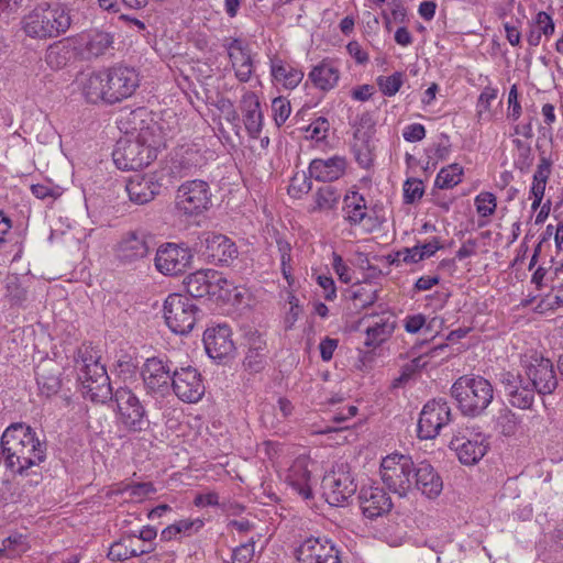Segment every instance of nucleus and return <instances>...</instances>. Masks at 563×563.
<instances>
[{
	"label": "nucleus",
	"mask_w": 563,
	"mask_h": 563,
	"mask_svg": "<svg viewBox=\"0 0 563 563\" xmlns=\"http://www.w3.org/2000/svg\"><path fill=\"white\" fill-rule=\"evenodd\" d=\"M169 137L170 130L164 129L162 122L151 120L140 129L135 139L118 141L112 153L113 162L122 170L142 169L156 159Z\"/></svg>",
	"instance_id": "f257e3e1"
},
{
	"label": "nucleus",
	"mask_w": 563,
	"mask_h": 563,
	"mask_svg": "<svg viewBox=\"0 0 563 563\" xmlns=\"http://www.w3.org/2000/svg\"><path fill=\"white\" fill-rule=\"evenodd\" d=\"M0 448L5 468L16 475H25L46 459V443L24 423L8 427L1 437Z\"/></svg>",
	"instance_id": "f03ea898"
},
{
	"label": "nucleus",
	"mask_w": 563,
	"mask_h": 563,
	"mask_svg": "<svg viewBox=\"0 0 563 563\" xmlns=\"http://www.w3.org/2000/svg\"><path fill=\"white\" fill-rule=\"evenodd\" d=\"M139 85V74L134 68L114 66L86 75L81 80V91L90 103L104 101L112 104L131 97Z\"/></svg>",
	"instance_id": "7ed1b4c3"
},
{
	"label": "nucleus",
	"mask_w": 563,
	"mask_h": 563,
	"mask_svg": "<svg viewBox=\"0 0 563 563\" xmlns=\"http://www.w3.org/2000/svg\"><path fill=\"white\" fill-rule=\"evenodd\" d=\"M25 36L46 41L65 34L71 25L70 9L59 2H43L29 11L20 22Z\"/></svg>",
	"instance_id": "20e7f679"
},
{
	"label": "nucleus",
	"mask_w": 563,
	"mask_h": 563,
	"mask_svg": "<svg viewBox=\"0 0 563 563\" xmlns=\"http://www.w3.org/2000/svg\"><path fill=\"white\" fill-rule=\"evenodd\" d=\"M75 368L86 398L95 402H106L112 398L110 378L104 365L100 363L99 351L91 346L79 349Z\"/></svg>",
	"instance_id": "39448f33"
},
{
	"label": "nucleus",
	"mask_w": 563,
	"mask_h": 563,
	"mask_svg": "<svg viewBox=\"0 0 563 563\" xmlns=\"http://www.w3.org/2000/svg\"><path fill=\"white\" fill-rule=\"evenodd\" d=\"M451 395L460 410L471 417L481 415L494 398V388L482 376H461L451 387Z\"/></svg>",
	"instance_id": "423d86ee"
},
{
	"label": "nucleus",
	"mask_w": 563,
	"mask_h": 563,
	"mask_svg": "<svg viewBox=\"0 0 563 563\" xmlns=\"http://www.w3.org/2000/svg\"><path fill=\"white\" fill-rule=\"evenodd\" d=\"M415 462L409 455L393 453L385 456L380 463V478L389 492L406 497L413 490L412 473Z\"/></svg>",
	"instance_id": "0eeeda50"
},
{
	"label": "nucleus",
	"mask_w": 563,
	"mask_h": 563,
	"mask_svg": "<svg viewBox=\"0 0 563 563\" xmlns=\"http://www.w3.org/2000/svg\"><path fill=\"white\" fill-rule=\"evenodd\" d=\"M112 398L117 404L118 422L129 432H142L150 426V419L145 406L128 387H119Z\"/></svg>",
	"instance_id": "6e6552de"
},
{
	"label": "nucleus",
	"mask_w": 563,
	"mask_h": 563,
	"mask_svg": "<svg viewBox=\"0 0 563 563\" xmlns=\"http://www.w3.org/2000/svg\"><path fill=\"white\" fill-rule=\"evenodd\" d=\"M449 446L462 464L475 465L487 453L489 443L477 427L465 426L454 432Z\"/></svg>",
	"instance_id": "1a4fd4ad"
},
{
	"label": "nucleus",
	"mask_w": 563,
	"mask_h": 563,
	"mask_svg": "<svg viewBox=\"0 0 563 563\" xmlns=\"http://www.w3.org/2000/svg\"><path fill=\"white\" fill-rule=\"evenodd\" d=\"M176 367L167 357L146 358L141 367V377L147 395L154 398L169 395Z\"/></svg>",
	"instance_id": "9d476101"
},
{
	"label": "nucleus",
	"mask_w": 563,
	"mask_h": 563,
	"mask_svg": "<svg viewBox=\"0 0 563 563\" xmlns=\"http://www.w3.org/2000/svg\"><path fill=\"white\" fill-rule=\"evenodd\" d=\"M520 365L526 376L533 384L532 389L539 395H551L558 387L554 366L549 358L530 351L521 356Z\"/></svg>",
	"instance_id": "9b49d317"
},
{
	"label": "nucleus",
	"mask_w": 563,
	"mask_h": 563,
	"mask_svg": "<svg viewBox=\"0 0 563 563\" xmlns=\"http://www.w3.org/2000/svg\"><path fill=\"white\" fill-rule=\"evenodd\" d=\"M198 308L192 299L170 294L164 302V318L167 327L176 334L189 333L197 321Z\"/></svg>",
	"instance_id": "f8f14e48"
},
{
	"label": "nucleus",
	"mask_w": 563,
	"mask_h": 563,
	"mask_svg": "<svg viewBox=\"0 0 563 563\" xmlns=\"http://www.w3.org/2000/svg\"><path fill=\"white\" fill-rule=\"evenodd\" d=\"M192 258L194 254L187 245L167 242L158 246L154 265L165 276H177L187 271Z\"/></svg>",
	"instance_id": "ddd939ff"
},
{
	"label": "nucleus",
	"mask_w": 563,
	"mask_h": 563,
	"mask_svg": "<svg viewBox=\"0 0 563 563\" xmlns=\"http://www.w3.org/2000/svg\"><path fill=\"white\" fill-rule=\"evenodd\" d=\"M211 205V191L208 183L199 179L189 180L179 186L176 207L186 216L202 213Z\"/></svg>",
	"instance_id": "4468645a"
},
{
	"label": "nucleus",
	"mask_w": 563,
	"mask_h": 563,
	"mask_svg": "<svg viewBox=\"0 0 563 563\" xmlns=\"http://www.w3.org/2000/svg\"><path fill=\"white\" fill-rule=\"evenodd\" d=\"M499 383L504 387L505 394L511 406L528 410L534 402L536 390L533 384L529 380L522 371H505L499 374Z\"/></svg>",
	"instance_id": "2eb2a0df"
},
{
	"label": "nucleus",
	"mask_w": 563,
	"mask_h": 563,
	"mask_svg": "<svg viewBox=\"0 0 563 563\" xmlns=\"http://www.w3.org/2000/svg\"><path fill=\"white\" fill-rule=\"evenodd\" d=\"M199 252L209 263L216 265H229L239 255L235 243L227 235L216 232H203L199 236Z\"/></svg>",
	"instance_id": "dca6fc26"
},
{
	"label": "nucleus",
	"mask_w": 563,
	"mask_h": 563,
	"mask_svg": "<svg viewBox=\"0 0 563 563\" xmlns=\"http://www.w3.org/2000/svg\"><path fill=\"white\" fill-rule=\"evenodd\" d=\"M170 390L183 402L196 404L203 397L206 386L197 368L190 365L177 366L173 375Z\"/></svg>",
	"instance_id": "f3484780"
},
{
	"label": "nucleus",
	"mask_w": 563,
	"mask_h": 563,
	"mask_svg": "<svg viewBox=\"0 0 563 563\" xmlns=\"http://www.w3.org/2000/svg\"><path fill=\"white\" fill-rule=\"evenodd\" d=\"M451 421V408L445 400L428 401L418 420V437L423 440L434 439L443 427Z\"/></svg>",
	"instance_id": "a211bd4d"
},
{
	"label": "nucleus",
	"mask_w": 563,
	"mask_h": 563,
	"mask_svg": "<svg viewBox=\"0 0 563 563\" xmlns=\"http://www.w3.org/2000/svg\"><path fill=\"white\" fill-rule=\"evenodd\" d=\"M150 236L143 230H130L123 233L118 241L114 252L117 258L123 264H133L150 254Z\"/></svg>",
	"instance_id": "6ab92c4d"
},
{
	"label": "nucleus",
	"mask_w": 563,
	"mask_h": 563,
	"mask_svg": "<svg viewBox=\"0 0 563 563\" xmlns=\"http://www.w3.org/2000/svg\"><path fill=\"white\" fill-rule=\"evenodd\" d=\"M297 563H340L339 550L327 538H308L296 550Z\"/></svg>",
	"instance_id": "aec40b11"
},
{
	"label": "nucleus",
	"mask_w": 563,
	"mask_h": 563,
	"mask_svg": "<svg viewBox=\"0 0 563 563\" xmlns=\"http://www.w3.org/2000/svg\"><path fill=\"white\" fill-rule=\"evenodd\" d=\"M310 459L306 455L296 457L285 471L284 481L291 490L303 500L313 497V478L309 470Z\"/></svg>",
	"instance_id": "412c9836"
},
{
	"label": "nucleus",
	"mask_w": 563,
	"mask_h": 563,
	"mask_svg": "<svg viewBox=\"0 0 563 563\" xmlns=\"http://www.w3.org/2000/svg\"><path fill=\"white\" fill-rule=\"evenodd\" d=\"M223 47L227 49L235 78L240 82L250 81L254 73V60L249 44L240 38L230 37L224 41Z\"/></svg>",
	"instance_id": "4be33fe9"
},
{
	"label": "nucleus",
	"mask_w": 563,
	"mask_h": 563,
	"mask_svg": "<svg viewBox=\"0 0 563 563\" xmlns=\"http://www.w3.org/2000/svg\"><path fill=\"white\" fill-rule=\"evenodd\" d=\"M203 344L209 357L223 361L233 355L235 345L228 324L208 328L203 333Z\"/></svg>",
	"instance_id": "5701e85b"
},
{
	"label": "nucleus",
	"mask_w": 563,
	"mask_h": 563,
	"mask_svg": "<svg viewBox=\"0 0 563 563\" xmlns=\"http://www.w3.org/2000/svg\"><path fill=\"white\" fill-rule=\"evenodd\" d=\"M323 482L325 500L335 507L344 506L357 489L352 476L343 471L325 476Z\"/></svg>",
	"instance_id": "b1692460"
},
{
	"label": "nucleus",
	"mask_w": 563,
	"mask_h": 563,
	"mask_svg": "<svg viewBox=\"0 0 563 563\" xmlns=\"http://www.w3.org/2000/svg\"><path fill=\"white\" fill-rule=\"evenodd\" d=\"M358 499L363 515L369 519L387 514L393 507L391 498L379 486L362 487Z\"/></svg>",
	"instance_id": "393cba45"
},
{
	"label": "nucleus",
	"mask_w": 563,
	"mask_h": 563,
	"mask_svg": "<svg viewBox=\"0 0 563 563\" xmlns=\"http://www.w3.org/2000/svg\"><path fill=\"white\" fill-rule=\"evenodd\" d=\"M163 187L156 175H136L131 177L126 184V191L132 202L145 205L152 201Z\"/></svg>",
	"instance_id": "a878e982"
},
{
	"label": "nucleus",
	"mask_w": 563,
	"mask_h": 563,
	"mask_svg": "<svg viewBox=\"0 0 563 563\" xmlns=\"http://www.w3.org/2000/svg\"><path fill=\"white\" fill-rule=\"evenodd\" d=\"M413 489L419 490L426 497L437 498L443 489V481L434 467L426 461L415 464L412 473Z\"/></svg>",
	"instance_id": "bb28decb"
},
{
	"label": "nucleus",
	"mask_w": 563,
	"mask_h": 563,
	"mask_svg": "<svg viewBox=\"0 0 563 563\" xmlns=\"http://www.w3.org/2000/svg\"><path fill=\"white\" fill-rule=\"evenodd\" d=\"M228 280L214 269H199L186 277L185 286L192 298H202L211 292L214 285L223 287Z\"/></svg>",
	"instance_id": "cd10ccee"
},
{
	"label": "nucleus",
	"mask_w": 563,
	"mask_h": 563,
	"mask_svg": "<svg viewBox=\"0 0 563 563\" xmlns=\"http://www.w3.org/2000/svg\"><path fill=\"white\" fill-rule=\"evenodd\" d=\"M312 178L322 183H331L342 177L346 169V161L342 156L312 159L309 165Z\"/></svg>",
	"instance_id": "c85d7f7f"
},
{
	"label": "nucleus",
	"mask_w": 563,
	"mask_h": 563,
	"mask_svg": "<svg viewBox=\"0 0 563 563\" xmlns=\"http://www.w3.org/2000/svg\"><path fill=\"white\" fill-rule=\"evenodd\" d=\"M340 75L336 63L333 59L324 58L311 68L308 78L314 88L330 91L338 86Z\"/></svg>",
	"instance_id": "c756f323"
},
{
	"label": "nucleus",
	"mask_w": 563,
	"mask_h": 563,
	"mask_svg": "<svg viewBox=\"0 0 563 563\" xmlns=\"http://www.w3.org/2000/svg\"><path fill=\"white\" fill-rule=\"evenodd\" d=\"M396 328L395 317L391 314H383L373 317V320L367 325L365 331L364 344L367 347H377L386 342Z\"/></svg>",
	"instance_id": "7c9ffc66"
},
{
	"label": "nucleus",
	"mask_w": 563,
	"mask_h": 563,
	"mask_svg": "<svg viewBox=\"0 0 563 563\" xmlns=\"http://www.w3.org/2000/svg\"><path fill=\"white\" fill-rule=\"evenodd\" d=\"M271 76L274 84L286 89L296 88L303 78V71L279 58L271 59Z\"/></svg>",
	"instance_id": "2f4dec72"
},
{
	"label": "nucleus",
	"mask_w": 563,
	"mask_h": 563,
	"mask_svg": "<svg viewBox=\"0 0 563 563\" xmlns=\"http://www.w3.org/2000/svg\"><path fill=\"white\" fill-rule=\"evenodd\" d=\"M242 108L244 112V125L250 137H260L263 126V115L258 99L254 92L247 91L243 95Z\"/></svg>",
	"instance_id": "473e14b6"
},
{
	"label": "nucleus",
	"mask_w": 563,
	"mask_h": 563,
	"mask_svg": "<svg viewBox=\"0 0 563 563\" xmlns=\"http://www.w3.org/2000/svg\"><path fill=\"white\" fill-rule=\"evenodd\" d=\"M81 42L85 56L97 58L113 49L114 40L113 35L108 32L93 30L82 35Z\"/></svg>",
	"instance_id": "72a5a7b5"
},
{
	"label": "nucleus",
	"mask_w": 563,
	"mask_h": 563,
	"mask_svg": "<svg viewBox=\"0 0 563 563\" xmlns=\"http://www.w3.org/2000/svg\"><path fill=\"white\" fill-rule=\"evenodd\" d=\"M203 526L205 522L200 518L181 519L164 528L161 532V540L172 541L191 537L198 533L203 528Z\"/></svg>",
	"instance_id": "f704fd0d"
},
{
	"label": "nucleus",
	"mask_w": 563,
	"mask_h": 563,
	"mask_svg": "<svg viewBox=\"0 0 563 563\" xmlns=\"http://www.w3.org/2000/svg\"><path fill=\"white\" fill-rule=\"evenodd\" d=\"M343 218L351 225L360 224L367 216L365 198L357 191L347 192L343 198Z\"/></svg>",
	"instance_id": "c9c22d12"
},
{
	"label": "nucleus",
	"mask_w": 563,
	"mask_h": 563,
	"mask_svg": "<svg viewBox=\"0 0 563 563\" xmlns=\"http://www.w3.org/2000/svg\"><path fill=\"white\" fill-rule=\"evenodd\" d=\"M266 341L257 332L250 333L247 338V352L244 358V365L251 371L258 372L264 367L266 360Z\"/></svg>",
	"instance_id": "e433bc0d"
},
{
	"label": "nucleus",
	"mask_w": 563,
	"mask_h": 563,
	"mask_svg": "<svg viewBox=\"0 0 563 563\" xmlns=\"http://www.w3.org/2000/svg\"><path fill=\"white\" fill-rule=\"evenodd\" d=\"M341 198L340 191L333 186H323L314 195L312 211H330L336 208Z\"/></svg>",
	"instance_id": "4c0bfd02"
},
{
	"label": "nucleus",
	"mask_w": 563,
	"mask_h": 563,
	"mask_svg": "<svg viewBox=\"0 0 563 563\" xmlns=\"http://www.w3.org/2000/svg\"><path fill=\"white\" fill-rule=\"evenodd\" d=\"M464 169L460 164L453 163L440 169L434 185L440 189H451L462 181Z\"/></svg>",
	"instance_id": "58836bf2"
},
{
	"label": "nucleus",
	"mask_w": 563,
	"mask_h": 563,
	"mask_svg": "<svg viewBox=\"0 0 563 563\" xmlns=\"http://www.w3.org/2000/svg\"><path fill=\"white\" fill-rule=\"evenodd\" d=\"M68 59L69 48L62 42H55L46 48L44 60L51 69H62L67 65Z\"/></svg>",
	"instance_id": "ea45409f"
},
{
	"label": "nucleus",
	"mask_w": 563,
	"mask_h": 563,
	"mask_svg": "<svg viewBox=\"0 0 563 563\" xmlns=\"http://www.w3.org/2000/svg\"><path fill=\"white\" fill-rule=\"evenodd\" d=\"M36 383L41 395L52 397L60 389V378L55 372L41 368L36 373Z\"/></svg>",
	"instance_id": "a19ab883"
},
{
	"label": "nucleus",
	"mask_w": 563,
	"mask_h": 563,
	"mask_svg": "<svg viewBox=\"0 0 563 563\" xmlns=\"http://www.w3.org/2000/svg\"><path fill=\"white\" fill-rule=\"evenodd\" d=\"M376 84L386 97L395 96L404 84V74L401 71H395L390 76H378Z\"/></svg>",
	"instance_id": "79ce46f5"
},
{
	"label": "nucleus",
	"mask_w": 563,
	"mask_h": 563,
	"mask_svg": "<svg viewBox=\"0 0 563 563\" xmlns=\"http://www.w3.org/2000/svg\"><path fill=\"white\" fill-rule=\"evenodd\" d=\"M2 544L9 559L18 558L30 549L26 537L21 533L9 536L2 541Z\"/></svg>",
	"instance_id": "37998d69"
},
{
	"label": "nucleus",
	"mask_w": 563,
	"mask_h": 563,
	"mask_svg": "<svg viewBox=\"0 0 563 563\" xmlns=\"http://www.w3.org/2000/svg\"><path fill=\"white\" fill-rule=\"evenodd\" d=\"M496 424L504 435L511 437L518 429L519 420L515 412L504 408L498 413Z\"/></svg>",
	"instance_id": "c03bdc74"
},
{
	"label": "nucleus",
	"mask_w": 563,
	"mask_h": 563,
	"mask_svg": "<svg viewBox=\"0 0 563 563\" xmlns=\"http://www.w3.org/2000/svg\"><path fill=\"white\" fill-rule=\"evenodd\" d=\"M474 203L477 213L483 218H487L494 214L497 207L496 196L489 191L479 192L475 197Z\"/></svg>",
	"instance_id": "a18cd8bd"
},
{
	"label": "nucleus",
	"mask_w": 563,
	"mask_h": 563,
	"mask_svg": "<svg viewBox=\"0 0 563 563\" xmlns=\"http://www.w3.org/2000/svg\"><path fill=\"white\" fill-rule=\"evenodd\" d=\"M148 552H150L148 549H142L140 551H136L135 549L126 547L122 542H114L111 544V547L109 549L108 558L111 561L121 562V561H125L131 558H135V556L142 555L144 553H148Z\"/></svg>",
	"instance_id": "49530a36"
},
{
	"label": "nucleus",
	"mask_w": 563,
	"mask_h": 563,
	"mask_svg": "<svg viewBox=\"0 0 563 563\" xmlns=\"http://www.w3.org/2000/svg\"><path fill=\"white\" fill-rule=\"evenodd\" d=\"M191 154L186 152V155H176L172 158L169 170L174 177H185L189 175L196 167V164L189 157Z\"/></svg>",
	"instance_id": "de8ad7c7"
},
{
	"label": "nucleus",
	"mask_w": 563,
	"mask_h": 563,
	"mask_svg": "<svg viewBox=\"0 0 563 563\" xmlns=\"http://www.w3.org/2000/svg\"><path fill=\"white\" fill-rule=\"evenodd\" d=\"M5 297L12 305H22L26 300V290L22 287L16 276H10L5 280Z\"/></svg>",
	"instance_id": "09e8293b"
},
{
	"label": "nucleus",
	"mask_w": 563,
	"mask_h": 563,
	"mask_svg": "<svg viewBox=\"0 0 563 563\" xmlns=\"http://www.w3.org/2000/svg\"><path fill=\"white\" fill-rule=\"evenodd\" d=\"M329 128L328 119L319 117L306 128L307 137L318 142L323 141L328 135Z\"/></svg>",
	"instance_id": "8fccbe9b"
},
{
	"label": "nucleus",
	"mask_w": 563,
	"mask_h": 563,
	"mask_svg": "<svg viewBox=\"0 0 563 563\" xmlns=\"http://www.w3.org/2000/svg\"><path fill=\"white\" fill-rule=\"evenodd\" d=\"M255 554V541L250 539L247 542L242 543L232 551V563H250Z\"/></svg>",
	"instance_id": "3c124183"
},
{
	"label": "nucleus",
	"mask_w": 563,
	"mask_h": 563,
	"mask_svg": "<svg viewBox=\"0 0 563 563\" xmlns=\"http://www.w3.org/2000/svg\"><path fill=\"white\" fill-rule=\"evenodd\" d=\"M272 111L276 124L280 126L290 115V102L283 97L275 98L272 102Z\"/></svg>",
	"instance_id": "603ef678"
},
{
	"label": "nucleus",
	"mask_w": 563,
	"mask_h": 563,
	"mask_svg": "<svg viewBox=\"0 0 563 563\" xmlns=\"http://www.w3.org/2000/svg\"><path fill=\"white\" fill-rule=\"evenodd\" d=\"M531 25L541 32V34L547 38H550L555 31L553 19L544 11H540L536 14Z\"/></svg>",
	"instance_id": "864d4df0"
},
{
	"label": "nucleus",
	"mask_w": 563,
	"mask_h": 563,
	"mask_svg": "<svg viewBox=\"0 0 563 563\" xmlns=\"http://www.w3.org/2000/svg\"><path fill=\"white\" fill-rule=\"evenodd\" d=\"M423 184L417 178H411L404 184V201L406 203H413L419 200L423 195Z\"/></svg>",
	"instance_id": "5fc2aeb1"
},
{
	"label": "nucleus",
	"mask_w": 563,
	"mask_h": 563,
	"mask_svg": "<svg viewBox=\"0 0 563 563\" xmlns=\"http://www.w3.org/2000/svg\"><path fill=\"white\" fill-rule=\"evenodd\" d=\"M155 492L156 489L152 483L128 484L122 489H120V493L129 494L131 498H136L140 500Z\"/></svg>",
	"instance_id": "6e6d98bb"
},
{
	"label": "nucleus",
	"mask_w": 563,
	"mask_h": 563,
	"mask_svg": "<svg viewBox=\"0 0 563 563\" xmlns=\"http://www.w3.org/2000/svg\"><path fill=\"white\" fill-rule=\"evenodd\" d=\"M353 152L356 162L363 168H368L373 163V153L367 141L356 142L353 145Z\"/></svg>",
	"instance_id": "4d7b16f0"
},
{
	"label": "nucleus",
	"mask_w": 563,
	"mask_h": 563,
	"mask_svg": "<svg viewBox=\"0 0 563 563\" xmlns=\"http://www.w3.org/2000/svg\"><path fill=\"white\" fill-rule=\"evenodd\" d=\"M31 191L38 199H55L60 196V188L49 183L34 184L31 186Z\"/></svg>",
	"instance_id": "13d9d810"
},
{
	"label": "nucleus",
	"mask_w": 563,
	"mask_h": 563,
	"mask_svg": "<svg viewBox=\"0 0 563 563\" xmlns=\"http://www.w3.org/2000/svg\"><path fill=\"white\" fill-rule=\"evenodd\" d=\"M332 267L338 275L339 279L349 284L352 280V269L344 263L341 255L333 253L332 255Z\"/></svg>",
	"instance_id": "bf43d9fd"
},
{
	"label": "nucleus",
	"mask_w": 563,
	"mask_h": 563,
	"mask_svg": "<svg viewBox=\"0 0 563 563\" xmlns=\"http://www.w3.org/2000/svg\"><path fill=\"white\" fill-rule=\"evenodd\" d=\"M519 93L517 85H512L508 93V117L512 121H517L522 113L521 104L518 100Z\"/></svg>",
	"instance_id": "052dcab7"
},
{
	"label": "nucleus",
	"mask_w": 563,
	"mask_h": 563,
	"mask_svg": "<svg viewBox=\"0 0 563 563\" xmlns=\"http://www.w3.org/2000/svg\"><path fill=\"white\" fill-rule=\"evenodd\" d=\"M498 89L487 86L485 87L477 100V109L478 113H482L483 111H489L492 102L497 98Z\"/></svg>",
	"instance_id": "680f3d73"
},
{
	"label": "nucleus",
	"mask_w": 563,
	"mask_h": 563,
	"mask_svg": "<svg viewBox=\"0 0 563 563\" xmlns=\"http://www.w3.org/2000/svg\"><path fill=\"white\" fill-rule=\"evenodd\" d=\"M402 137L405 141L415 143L426 137V128L421 123H411L404 128Z\"/></svg>",
	"instance_id": "e2e57ef3"
},
{
	"label": "nucleus",
	"mask_w": 563,
	"mask_h": 563,
	"mask_svg": "<svg viewBox=\"0 0 563 563\" xmlns=\"http://www.w3.org/2000/svg\"><path fill=\"white\" fill-rule=\"evenodd\" d=\"M317 282L323 289V298L328 301H333L336 298V287L333 278L327 275H319Z\"/></svg>",
	"instance_id": "0e129e2a"
},
{
	"label": "nucleus",
	"mask_w": 563,
	"mask_h": 563,
	"mask_svg": "<svg viewBox=\"0 0 563 563\" xmlns=\"http://www.w3.org/2000/svg\"><path fill=\"white\" fill-rule=\"evenodd\" d=\"M552 162L545 156H541L533 174V180L548 183L551 175Z\"/></svg>",
	"instance_id": "69168bd1"
},
{
	"label": "nucleus",
	"mask_w": 563,
	"mask_h": 563,
	"mask_svg": "<svg viewBox=\"0 0 563 563\" xmlns=\"http://www.w3.org/2000/svg\"><path fill=\"white\" fill-rule=\"evenodd\" d=\"M545 187L547 183L537 181L532 179L530 197L533 199L531 203V208L533 210H537L540 207L542 199L544 197Z\"/></svg>",
	"instance_id": "338daca9"
},
{
	"label": "nucleus",
	"mask_w": 563,
	"mask_h": 563,
	"mask_svg": "<svg viewBox=\"0 0 563 563\" xmlns=\"http://www.w3.org/2000/svg\"><path fill=\"white\" fill-rule=\"evenodd\" d=\"M347 53L355 59L360 65H364L368 62V54L362 48L358 42L352 41L346 45Z\"/></svg>",
	"instance_id": "774afa93"
}]
</instances>
